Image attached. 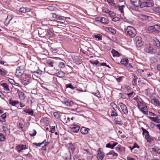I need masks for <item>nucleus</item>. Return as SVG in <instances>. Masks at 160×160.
Wrapping results in <instances>:
<instances>
[{"label":"nucleus","mask_w":160,"mask_h":160,"mask_svg":"<svg viewBox=\"0 0 160 160\" xmlns=\"http://www.w3.org/2000/svg\"><path fill=\"white\" fill-rule=\"evenodd\" d=\"M124 31L127 35L131 38L134 37L136 34L135 29L131 26L126 27L124 28Z\"/></svg>","instance_id":"f257e3e1"},{"label":"nucleus","mask_w":160,"mask_h":160,"mask_svg":"<svg viewBox=\"0 0 160 160\" xmlns=\"http://www.w3.org/2000/svg\"><path fill=\"white\" fill-rule=\"evenodd\" d=\"M69 152L67 156H65L66 160H70L71 158V152L73 153L75 149V144L72 143H69L68 145Z\"/></svg>","instance_id":"f03ea898"},{"label":"nucleus","mask_w":160,"mask_h":160,"mask_svg":"<svg viewBox=\"0 0 160 160\" xmlns=\"http://www.w3.org/2000/svg\"><path fill=\"white\" fill-rule=\"evenodd\" d=\"M134 41L136 46L138 47H141L143 45L144 42L142 41V39L141 37L139 36H137L135 38Z\"/></svg>","instance_id":"7ed1b4c3"},{"label":"nucleus","mask_w":160,"mask_h":160,"mask_svg":"<svg viewBox=\"0 0 160 160\" xmlns=\"http://www.w3.org/2000/svg\"><path fill=\"white\" fill-rule=\"evenodd\" d=\"M142 129L143 131V134L145 135V138L147 139V142H151L153 140V139L150 137L149 132L147 130L143 128H142Z\"/></svg>","instance_id":"20e7f679"},{"label":"nucleus","mask_w":160,"mask_h":160,"mask_svg":"<svg viewBox=\"0 0 160 160\" xmlns=\"http://www.w3.org/2000/svg\"><path fill=\"white\" fill-rule=\"evenodd\" d=\"M137 103L138 108L139 109L145 107L146 105L145 103L140 98H134Z\"/></svg>","instance_id":"39448f33"},{"label":"nucleus","mask_w":160,"mask_h":160,"mask_svg":"<svg viewBox=\"0 0 160 160\" xmlns=\"http://www.w3.org/2000/svg\"><path fill=\"white\" fill-rule=\"evenodd\" d=\"M152 6V1L150 0H146V1L142 2L140 7L143 8L145 7H151Z\"/></svg>","instance_id":"423d86ee"},{"label":"nucleus","mask_w":160,"mask_h":160,"mask_svg":"<svg viewBox=\"0 0 160 160\" xmlns=\"http://www.w3.org/2000/svg\"><path fill=\"white\" fill-rule=\"evenodd\" d=\"M146 51L148 53L153 54L156 52V50L153 48L149 44L146 45Z\"/></svg>","instance_id":"0eeeda50"},{"label":"nucleus","mask_w":160,"mask_h":160,"mask_svg":"<svg viewBox=\"0 0 160 160\" xmlns=\"http://www.w3.org/2000/svg\"><path fill=\"white\" fill-rule=\"evenodd\" d=\"M30 79V76L28 74L25 75V77L22 79V82L24 85H27L29 83Z\"/></svg>","instance_id":"6e6552de"},{"label":"nucleus","mask_w":160,"mask_h":160,"mask_svg":"<svg viewBox=\"0 0 160 160\" xmlns=\"http://www.w3.org/2000/svg\"><path fill=\"white\" fill-rule=\"evenodd\" d=\"M119 105L123 113L125 115H127L128 113V111L126 106L122 102H120Z\"/></svg>","instance_id":"1a4fd4ad"},{"label":"nucleus","mask_w":160,"mask_h":160,"mask_svg":"<svg viewBox=\"0 0 160 160\" xmlns=\"http://www.w3.org/2000/svg\"><path fill=\"white\" fill-rule=\"evenodd\" d=\"M16 148L18 152H22V150L27 149L28 147L25 145L21 144L18 145Z\"/></svg>","instance_id":"9d476101"},{"label":"nucleus","mask_w":160,"mask_h":160,"mask_svg":"<svg viewBox=\"0 0 160 160\" xmlns=\"http://www.w3.org/2000/svg\"><path fill=\"white\" fill-rule=\"evenodd\" d=\"M71 131L74 133L77 132L80 128L79 126L76 125H72L71 126Z\"/></svg>","instance_id":"9b49d317"},{"label":"nucleus","mask_w":160,"mask_h":160,"mask_svg":"<svg viewBox=\"0 0 160 160\" xmlns=\"http://www.w3.org/2000/svg\"><path fill=\"white\" fill-rule=\"evenodd\" d=\"M131 4L135 7L140 6L142 4L140 0H131Z\"/></svg>","instance_id":"f8f14e48"},{"label":"nucleus","mask_w":160,"mask_h":160,"mask_svg":"<svg viewBox=\"0 0 160 160\" xmlns=\"http://www.w3.org/2000/svg\"><path fill=\"white\" fill-rule=\"evenodd\" d=\"M23 70L20 69V68H17L16 72L15 75L18 77H20L23 75Z\"/></svg>","instance_id":"ddd939ff"},{"label":"nucleus","mask_w":160,"mask_h":160,"mask_svg":"<svg viewBox=\"0 0 160 160\" xmlns=\"http://www.w3.org/2000/svg\"><path fill=\"white\" fill-rule=\"evenodd\" d=\"M151 102L152 103L160 107V103L156 98L152 99L151 100Z\"/></svg>","instance_id":"4468645a"},{"label":"nucleus","mask_w":160,"mask_h":160,"mask_svg":"<svg viewBox=\"0 0 160 160\" xmlns=\"http://www.w3.org/2000/svg\"><path fill=\"white\" fill-rule=\"evenodd\" d=\"M89 130L88 128H86L84 127H82L81 129V132L84 134H87L88 133V130Z\"/></svg>","instance_id":"2eb2a0df"},{"label":"nucleus","mask_w":160,"mask_h":160,"mask_svg":"<svg viewBox=\"0 0 160 160\" xmlns=\"http://www.w3.org/2000/svg\"><path fill=\"white\" fill-rule=\"evenodd\" d=\"M64 104L67 106H73L74 103V102L68 99V101H65L64 102Z\"/></svg>","instance_id":"dca6fc26"},{"label":"nucleus","mask_w":160,"mask_h":160,"mask_svg":"<svg viewBox=\"0 0 160 160\" xmlns=\"http://www.w3.org/2000/svg\"><path fill=\"white\" fill-rule=\"evenodd\" d=\"M140 109L143 114L146 115L148 114V109L146 105H145V107H142Z\"/></svg>","instance_id":"f3484780"},{"label":"nucleus","mask_w":160,"mask_h":160,"mask_svg":"<svg viewBox=\"0 0 160 160\" xmlns=\"http://www.w3.org/2000/svg\"><path fill=\"white\" fill-rule=\"evenodd\" d=\"M56 76L58 77L63 78L65 77V73L62 71H59L56 73Z\"/></svg>","instance_id":"a211bd4d"},{"label":"nucleus","mask_w":160,"mask_h":160,"mask_svg":"<svg viewBox=\"0 0 160 160\" xmlns=\"http://www.w3.org/2000/svg\"><path fill=\"white\" fill-rule=\"evenodd\" d=\"M19 102L17 101L14 100L10 99L9 101V103L11 105L13 106H16L17 104H18Z\"/></svg>","instance_id":"6ab92c4d"},{"label":"nucleus","mask_w":160,"mask_h":160,"mask_svg":"<svg viewBox=\"0 0 160 160\" xmlns=\"http://www.w3.org/2000/svg\"><path fill=\"white\" fill-rule=\"evenodd\" d=\"M152 118V121L158 123L160 122V116H158L156 117Z\"/></svg>","instance_id":"aec40b11"},{"label":"nucleus","mask_w":160,"mask_h":160,"mask_svg":"<svg viewBox=\"0 0 160 160\" xmlns=\"http://www.w3.org/2000/svg\"><path fill=\"white\" fill-rule=\"evenodd\" d=\"M2 129L5 133L7 135H8L10 133V131L9 129L7 128V127L3 126L2 127Z\"/></svg>","instance_id":"412c9836"},{"label":"nucleus","mask_w":160,"mask_h":160,"mask_svg":"<svg viewBox=\"0 0 160 160\" xmlns=\"http://www.w3.org/2000/svg\"><path fill=\"white\" fill-rule=\"evenodd\" d=\"M104 155L102 153H98L97 155V157L98 160H102Z\"/></svg>","instance_id":"4be33fe9"},{"label":"nucleus","mask_w":160,"mask_h":160,"mask_svg":"<svg viewBox=\"0 0 160 160\" xmlns=\"http://www.w3.org/2000/svg\"><path fill=\"white\" fill-rule=\"evenodd\" d=\"M111 53H112V55L114 57H119V53L114 49H112V50Z\"/></svg>","instance_id":"5701e85b"},{"label":"nucleus","mask_w":160,"mask_h":160,"mask_svg":"<svg viewBox=\"0 0 160 160\" xmlns=\"http://www.w3.org/2000/svg\"><path fill=\"white\" fill-rule=\"evenodd\" d=\"M1 86H2L4 90L7 91H9L10 89L8 88V85L5 83H3L1 84Z\"/></svg>","instance_id":"b1692460"},{"label":"nucleus","mask_w":160,"mask_h":160,"mask_svg":"<svg viewBox=\"0 0 160 160\" xmlns=\"http://www.w3.org/2000/svg\"><path fill=\"white\" fill-rule=\"evenodd\" d=\"M153 43L155 46L158 47H159L160 46V42L157 39H155L153 40Z\"/></svg>","instance_id":"393cba45"},{"label":"nucleus","mask_w":160,"mask_h":160,"mask_svg":"<svg viewBox=\"0 0 160 160\" xmlns=\"http://www.w3.org/2000/svg\"><path fill=\"white\" fill-rule=\"evenodd\" d=\"M128 59L124 58L122 59L121 61V63L126 66L127 64H128Z\"/></svg>","instance_id":"a878e982"},{"label":"nucleus","mask_w":160,"mask_h":160,"mask_svg":"<svg viewBox=\"0 0 160 160\" xmlns=\"http://www.w3.org/2000/svg\"><path fill=\"white\" fill-rule=\"evenodd\" d=\"M24 112L26 113H28L31 116L33 115V111L32 110L28 109L24 110Z\"/></svg>","instance_id":"bb28decb"},{"label":"nucleus","mask_w":160,"mask_h":160,"mask_svg":"<svg viewBox=\"0 0 160 160\" xmlns=\"http://www.w3.org/2000/svg\"><path fill=\"white\" fill-rule=\"evenodd\" d=\"M19 11L23 13H24L26 12H28L29 11L28 9H27L26 8L22 7L21 8L19 9Z\"/></svg>","instance_id":"cd10ccee"},{"label":"nucleus","mask_w":160,"mask_h":160,"mask_svg":"<svg viewBox=\"0 0 160 160\" xmlns=\"http://www.w3.org/2000/svg\"><path fill=\"white\" fill-rule=\"evenodd\" d=\"M65 64L64 62H60L58 65V67L60 68H63L65 67Z\"/></svg>","instance_id":"c85d7f7f"},{"label":"nucleus","mask_w":160,"mask_h":160,"mask_svg":"<svg viewBox=\"0 0 160 160\" xmlns=\"http://www.w3.org/2000/svg\"><path fill=\"white\" fill-rule=\"evenodd\" d=\"M108 2L112 6H115V3L114 2V0H107Z\"/></svg>","instance_id":"c756f323"},{"label":"nucleus","mask_w":160,"mask_h":160,"mask_svg":"<svg viewBox=\"0 0 160 160\" xmlns=\"http://www.w3.org/2000/svg\"><path fill=\"white\" fill-rule=\"evenodd\" d=\"M6 139L5 137L2 134L0 133V141H3Z\"/></svg>","instance_id":"7c9ffc66"},{"label":"nucleus","mask_w":160,"mask_h":160,"mask_svg":"<svg viewBox=\"0 0 160 160\" xmlns=\"http://www.w3.org/2000/svg\"><path fill=\"white\" fill-rule=\"evenodd\" d=\"M101 22L104 24H107L108 23V20L105 18L104 17H102Z\"/></svg>","instance_id":"2f4dec72"},{"label":"nucleus","mask_w":160,"mask_h":160,"mask_svg":"<svg viewBox=\"0 0 160 160\" xmlns=\"http://www.w3.org/2000/svg\"><path fill=\"white\" fill-rule=\"evenodd\" d=\"M107 155H112V156H116V157L118 156V154L116 153H115L114 152L112 151L109 152V153H107Z\"/></svg>","instance_id":"473e14b6"},{"label":"nucleus","mask_w":160,"mask_h":160,"mask_svg":"<svg viewBox=\"0 0 160 160\" xmlns=\"http://www.w3.org/2000/svg\"><path fill=\"white\" fill-rule=\"evenodd\" d=\"M36 134V131L35 130H32L30 132L29 135L32 137L34 136Z\"/></svg>","instance_id":"72a5a7b5"},{"label":"nucleus","mask_w":160,"mask_h":160,"mask_svg":"<svg viewBox=\"0 0 160 160\" xmlns=\"http://www.w3.org/2000/svg\"><path fill=\"white\" fill-rule=\"evenodd\" d=\"M124 7V5H122V6H117V7L118 8V10L120 11L121 12H123V8Z\"/></svg>","instance_id":"f704fd0d"},{"label":"nucleus","mask_w":160,"mask_h":160,"mask_svg":"<svg viewBox=\"0 0 160 160\" xmlns=\"http://www.w3.org/2000/svg\"><path fill=\"white\" fill-rule=\"evenodd\" d=\"M53 115L57 119H58L60 118V115L57 112H54L53 113Z\"/></svg>","instance_id":"c9c22d12"},{"label":"nucleus","mask_w":160,"mask_h":160,"mask_svg":"<svg viewBox=\"0 0 160 160\" xmlns=\"http://www.w3.org/2000/svg\"><path fill=\"white\" fill-rule=\"evenodd\" d=\"M114 123L116 124H118L119 125H122V121H117L115 120L114 121Z\"/></svg>","instance_id":"e433bc0d"},{"label":"nucleus","mask_w":160,"mask_h":160,"mask_svg":"<svg viewBox=\"0 0 160 160\" xmlns=\"http://www.w3.org/2000/svg\"><path fill=\"white\" fill-rule=\"evenodd\" d=\"M110 105L111 107H112L113 108L115 111V108H117V106L116 104L114 103H111L110 104Z\"/></svg>","instance_id":"4c0bfd02"},{"label":"nucleus","mask_w":160,"mask_h":160,"mask_svg":"<svg viewBox=\"0 0 160 160\" xmlns=\"http://www.w3.org/2000/svg\"><path fill=\"white\" fill-rule=\"evenodd\" d=\"M52 16L53 18H60V17H61L60 16L57 15L55 13L52 14Z\"/></svg>","instance_id":"58836bf2"},{"label":"nucleus","mask_w":160,"mask_h":160,"mask_svg":"<svg viewBox=\"0 0 160 160\" xmlns=\"http://www.w3.org/2000/svg\"><path fill=\"white\" fill-rule=\"evenodd\" d=\"M42 71L41 70L38 69L36 71L33 72V73H36L38 75H41L42 73Z\"/></svg>","instance_id":"ea45409f"},{"label":"nucleus","mask_w":160,"mask_h":160,"mask_svg":"<svg viewBox=\"0 0 160 160\" xmlns=\"http://www.w3.org/2000/svg\"><path fill=\"white\" fill-rule=\"evenodd\" d=\"M118 144V143L117 142H113L112 143H111V149H114V147L115 146H116Z\"/></svg>","instance_id":"a19ab883"},{"label":"nucleus","mask_w":160,"mask_h":160,"mask_svg":"<svg viewBox=\"0 0 160 160\" xmlns=\"http://www.w3.org/2000/svg\"><path fill=\"white\" fill-rule=\"evenodd\" d=\"M111 116H112L115 117L118 116V114L114 111H112L111 112Z\"/></svg>","instance_id":"79ce46f5"},{"label":"nucleus","mask_w":160,"mask_h":160,"mask_svg":"<svg viewBox=\"0 0 160 160\" xmlns=\"http://www.w3.org/2000/svg\"><path fill=\"white\" fill-rule=\"evenodd\" d=\"M108 29L112 33H116V31L115 30L111 28H109Z\"/></svg>","instance_id":"37998d69"},{"label":"nucleus","mask_w":160,"mask_h":160,"mask_svg":"<svg viewBox=\"0 0 160 160\" xmlns=\"http://www.w3.org/2000/svg\"><path fill=\"white\" fill-rule=\"evenodd\" d=\"M155 30H156V31H159L160 30V26L158 25H155Z\"/></svg>","instance_id":"c03bdc74"},{"label":"nucleus","mask_w":160,"mask_h":160,"mask_svg":"<svg viewBox=\"0 0 160 160\" xmlns=\"http://www.w3.org/2000/svg\"><path fill=\"white\" fill-rule=\"evenodd\" d=\"M44 143V141H43V142H42L40 143H34L33 144L35 146L40 147L41 146V145H42Z\"/></svg>","instance_id":"a18cd8bd"},{"label":"nucleus","mask_w":160,"mask_h":160,"mask_svg":"<svg viewBox=\"0 0 160 160\" xmlns=\"http://www.w3.org/2000/svg\"><path fill=\"white\" fill-rule=\"evenodd\" d=\"M96 38H98V40H101L102 39V38L99 36L98 35H94V36Z\"/></svg>","instance_id":"49530a36"},{"label":"nucleus","mask_w":160,"mask_h":160,"mask_svg":"<svg viewBox=\"0 0 160 160\" xmlns=\"http://www.w3.org/2000/svg\"><path fill=\"white\" fill-rule=\"evenodd\" d=\"M119 20V18L118 17H115L112 19V21L114 22H117Z\"/></svg>","instance_id":"de8ad7c7"},{"label":"nucleus","mask_w":160,"mask_h":160,"mask_svg":"<svg viewBox=\"0 0 160 160\" xmlns=\"http://www.w3.org/2000/svg\"><path fill=\"white\" fill-rule=\"evenodd\" d=\"M66 87L67 88H70L72 89H74V88L72 86V85L70 84H67L66 86Z\"/></svg>","instance_id":"09e8293b"},{"label":"nucleus","mask_w":160,"mask_h":160,"mask_svg":"<svg viewBox=\"0 0 160 160\" xmlns=\"http://www.w3.org/2000/svg\"><path fill=\"white\" fill-rule=\"evenodd\" d=\"M6 114L4 113L2 115L0 116V118H1L2 119L4 120L6 117Z\"/></svg>","instance_id":"8fccbe9b"},{"label":"nucleus","mask_w":160,"mask_h":160,"mask_svg":"<svg viewBox=\"0 0 160 160\" xmlns=\"http://www.w3.org/2000/svg\"><path fill=\"white\" fill-rule=\"evenodd\" d=\"M155 11L158 13V15H159L160 13V8H157L155 9Z\"/></svg>","instance_id":"3c124183"},{"label":"nucleus","mask_w":160,"mask_h":160,"mask_svg":"<svg viewBox=\"0 0 160 160\" xmlns=\"http://www.w3.org/2000/svg\"><path fill=\"white\" fill-rule=\"evenodd\" d=\"M16 160H23V158L21 156H18L16 158Z\"/></svg>","instance_id":"603ef678"},{"label":"nucleus","mask_w":160,"mask_h":160,"mask_svg":"<svg viewBox=\"0 0 160 160\" xmlns=\"http://www.w3.org/2000/svg\"><path fill=\"white\" fill-rule=\"evenodd\" d=\"M111 142L109 143L106 144V147L107 148H111Z\"/></svg>","instance_id":"864d4df0"},{"label":"nucleus","mask_w":160,"mask_h":160,"mask_svg":"<svg viewBox=\"0 0 160 160\" xmlns=\"http://www.w3.org/2000/svg\"><path fill=\"white\" fill-rule=\"evenodd\" d=\"M24 93L22 92H20L19 93V98H20V97H23L24 96Z\"/></svg>","instance_id":"5fc2aeb1"},{"label":"nucleus","mask_w":160,"mask_h":160,"mask_svg":"<svg viewBox=\"0 0 160 160\" xmlns=\"http://www.w3.org/2000/svg\"><path fill=\"white\" fill-rule=\"evenodd\" d=\"M102 18V17H101L96 18H95V20L96 21H100L101 22Z\"/></svg>","instance_id":"6e6d98bb"},{"label":"nucleus","mask_w":160,"mask_h":160,"mask_svg":"<svg viewBox=\"0 0 160 160\" xmlns=\"http://www.w3.org/2000/svg\"><path fill=\"white\" fill-rule=\"evenodd\" d=\"M48 64L51 67H53V62H48Z\"/></svg>","instance_id":"4d7b16f0"},{"label":"nucleus","mask_w":160,"mask_h":160,"mask_svg":"<svg viewBox=\"0 0 160 160\" xmlns=\"http://www.w3.org/2000/svg\"><path fill=\"white\" fill-rule=\"evenodd\" d=\"M153 26H150L148 28V31H153Z\"/></svg>","instance_id":"13d9d810"},{"label":"nucleus","mask_w":160,"mask_h":160,"mask_svg":"<svg viewBox=\"0 0 160 160\" xmlns=\"http://www.w3.org/2000/svg\"><path fill=\"white\" fill-rule=\"evenodd\" d=\"M108 13L110 15V16L111 15H111L112 14V16H114L115 15V13H114L112 12L111 11H109V10H108Z\"/></svg>","instance_id":"bf43d9fd"},{"label":"nucleus","mask_w":160,"mask_h":160,"mask_svg":"<svg viewBox=\"0 0 160 160\" xmlns=\"http://www.w3.org/2000/svg\"><path fill=\"white\" fill-rule=\"evenodd\" d=\"M115 148H116V150L117 151H119L121 150V148L120 147H119V146H118L116 147Z\"/></svg>","instance_id":"052dcab7"},{"label":"nucleus","mask_w":160,"mask_h":160,"mask_svg":"<svg viewBox=\"0 0 160 160\" xmlns=\"http://www.w3.org/2000/svg\"><path fill=\"white\" fill-rule=\"evenodd\" d=\"M18 104H19L20 105V107L21 108L24 107L25 106V105L24 104L21 103V102H19V103H18Z\"/></svg>","instance_id":"680f3d73"},{"label":"nucleus","mask_w":160,"mask_h":160,"mask_svg":"<svg viewBox=\"0 0 160 160\" xmlns=\"http://www.w3.org/2000/svg\"><path fill=\"white\" fill-rule=\"evenodd\" d=\"M125 89L127 90H129L130 89V87L128 86H126L124 87Z\"/></svg>","instance_id":"e2e57ef3"},{"label":"nucleus","mask_w":160,"mask_h":160,"mask_svg":"<svg viewBox=\"0 0 160 160\" xmlns=\"http://www.w3.org/2000/svg\"><path fill=\"white\" fill-rule=\"evenodd\" d=\"M137 80L135 79H134L133 81H132V83L133 84H136L137 83Z\"/></svg>","instance_id":"0e129e2a"},{"label":"nucleus","mask_w":160,"mask_h":160,"mask_svg":"<svg viewBox=\"0 0 160 160\" xmlns=\"http://www.w3.org/2000/svg\"><path fill=\"white\" fill-rule=\"evenodd\" d=\"M127 94L128 96V97H129V98H130L132 95L133 92H131L129 93H128Z\"/></svg>","instance_id":"69168bd1"},{"label":"nucleus","mask_w":160,"mask_h":160,"mask_svg":"<svg viewBox=\"0 0 160 160\" xmlns=\"http://www.w3.org/2000/svg\"><path fill=\"white\" fill-rule=\"evenodd\" d=\"M0 74L2 75H4L5 73V72L2 71L1 69L0 68Z\"/></svg>","instance_id":"338daca9"},{"label":"nucleus","mask_w":160,"mask_h":160,"mask_svg":"<svg viewBox=\"0 0 160 160\" xmlns=\"http://www.w3.org/2000/svg\"><path fill=\"white\" fill-rule=\"evenodd\" d=\"M127 160H135L134 158H132L130 157H127Z\"/></svg>","instance_id":"774afa93"}]
</instances>
